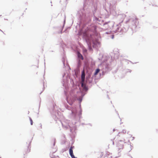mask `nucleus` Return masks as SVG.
<instances>
[{
	"instance_id": "4468645a",
	"label": "nucleus",
	"mask_w": 158,
	"mask_h": 158,
	"mask_svg": "<svg viewBox=\"0 0 158 158\" xmlns=\"http://www.w3.org/2000/svg\"><path fill=\"white\" fill-rule=\"evenodd\" d=\"M111 13L113 15H116V14L115 13H114L113 12V11H111Z\"/></svg>"
},
{
	"instance_id": "20e7f679",
	"label": "nucleus",
	"mask_w": 158,
	"mask_h": 158,
	"mask_svg": "<svg viewBox=\"0 0 158 158\" xmlns=\"http://www.w3.org/2000/svg\"><path fill=\"white\" fill-rule=\"evenodd\" d=\"M69 121L66 120L62 122L61 123L63 127L66 129L69 128L71 131L73 133L76 130V127L75 124L76 122H74V124H73V123H70Z\"/></svg>"
},
{
	"instance_id": "f03ea898",
	"label": "nucleus",
	"mask_w": 158,
	"mask_h": 158,
	"mask_svg": "<svg viewBox=\"0 0 158 158\" xmlns=\"http://www.w3.org/2000/svg\"><path fill=\"white\" fill-rule=\"evenodd\" d=\"M92 29V32L95 34L94 35H91L92 30H89V29L86 30L84 28L80 31L79 33V35H82L83 38L85 40L90 50H91L92 46L95 48L100 46V43L96 39V36H98V34L97 33L96 34V33L95 27H93Z\"/></svg>"
},
{
	"instance_id": "ddd939ff",
	"label": "nucleus",
	"mask_w": 158,
	"mask_h": 158,
	"mask_svg": "<svg viewBox=\"0 0 158 158\" xmlns=\"http://www.w3.org/2000/svg\"><path fill=\"white\" fill-rule=\"evenodd\" d=\"M30 122H31V125H32V120L31 118H30Z\"/></svg>"
},
{
	"instance_id": "1a4fd4ad",
	"label": "nucleus",
	"mask_w": 158,
	"mask_h": 158,
	"mask_svg": "<svg viewBox=\"0 0 158 158\" xmlns=\"http://www.w3.org/2000/svg\"><path fill=\"white\" fill-rule=\"evenodd\" d=\"M124 143V142L121 140H120L118 142V148L119 149H121L123 148Z\"/></svg>"
},
{
	"instance_id": "9b49d317",
	"label": "nucleus",
	"mask_w": 158,
	"mask_h": 158,
	"mask_svg": "<svg viewBox=\"0 0 158 158\" xmlns=\"http://www.w3.org/2000/svg\"><path fill=\"white\" fill-rule=\"evenodd\" d=\"M100 71V69H97L96 71L94 73V75L95 76L97 74L99 73Z\"/></svg>"
},
{
	"instance_id": "0eeeda50",
	"label": "nucleus",
	"mask_w": 158,
	"mask_h": 158,
	"mask_svg": "<svg viewBox=\"0 0 158 158\" xmlns=\"http://www.w3.org/2000/svg\"><path fill=\"white\" fill-rule=\"evenodd\" d=\"M114 22H109L108 23H105L104 24V25L105 27L108 26L110 28V29H111V28L113 27L114 25Z\"/></svg>"
},
{
	"instance_id": "dca6fc26",
	"label": "nucleus",
	"mask_w": 158,
	"mask_h": 158,
	"mask_svg": "<svg viewBox=\"0 0 158 158\" xmlns=\"http://www.w3.org/2000/svg\"><path fill=\"white\" fill-rule=\"evenodd\" d=\"M111 38L112 39H113L114 38V35H111Z\"/></svg>"
},
{
	"instance_id": "2eb2a0df",
	"label": "nucleus",
	"mask_w": 158,
	"mask_h": 158,
	"mask_svg": "<svg viewBox=\"0 0 158 158\" xmlns=\"http://www.w3.org/2000/svg\"><path fill=\"white\" fill-rule=\"evenodd\" d=\"M123 133H126V131L125 130H123Z\"/></svg>"
},
{
	"instance_id": "7ed1b4c3",
	"label": "nucleus",
	"mask_w": 158,
	"mask_h": 158,
	"mask_svg": "<svg viewBox=\"0 0 158 158\" xmlns=\"http://www.w3.org/2000/svg\"><path fill=\"white\" fill-rule=\"evenodd\" d=\"M68 111L70 114L69 116L75 121H79L81 114V110L80 107L77 108L75 107H72L70 110H69L68 107Z\"/></svg>"
},
{
	"instance_id": "9d476101",
	"label": "nucleus",
	"mask_w": 158,
	"mask_h": 158,
	"mask_svg": "<svg viewBox=\"0 0 158 158\" xmlns=\"http://www.w3.org/2000/svg\"><path fill=\"white\" fill-rule=\"evenodd\" d=\"M77 55L79 59L81 60L83 59V57L82 55L80 53L78 52L77 53Z\"/></svg>"
},
{
	"instance_id": "39448f33",
	"label": "nucleus",
	"mask_w": 158,
	"mask_h": 158,
	"mask_svg": "<svg viewBox=\"0 0 158 158\" xmlns=\"http://www.w3.org/2000/svg\"><path fill=\"white\" fill-rule=\"evenodd\" d=\"M129 22L134 28L136 27L138 23V20L135 17L131 18L129 20Z\"/></svg>"
},
{
	"instance_id": "f3484780",
	"label": "nucleus",
	"mask_w": 158,
	"mask_h": 158,
	"mask_svg": "<svg viewBox=\"0 0 158 158\" xmlns=\"http://www.w3.org/2000/svg\"><path fill=\"white\" fill-rule=\"evenodd\" d=\"M64 84H63V86H64Z\"/></svg>"
},
{
	"instance_id": "f8f14e48",
	"label": "nucleus",
	"mask_w": 158,
	"mask_h": 158,
	"mask_svg": "<svg viewBox=\"0 0 158 158\" xmlns=\"http://www.w3.org/2000/svg\"><path fill=\"white\" fill-rule=\"evenodd\" d=\"M111 33V31H109L108 32H106L105 33V34H110Z\"/></svg>"
},
{
	"instance_id": "f257e3e1",
	"label": "nucleus",
	"mask_w": 158,
	"mask_h": 158,
	"mask_svg": "<svg viewBox=\"0 0 158 158\" xmlns=\"http://www.w3.org/2000/svg\"><path fill=\"white\" fill-rule=\"evenodd\" d=\"M85 79V74L83 70L81 75V88H80L78 86H76V87H73L67 97V101L69 104L72 105L76 99L78 100L80 102L82 101V97L85 94V92L87 90V88L84 83Z\"/></svg>"
},
{
	"instance_id": "a211bd4d",
	"label": "nucleus",
	"mask_w": 158,
	"mask_h": 158,
	"mask_svg": "<svg viewBox=\"0 0 158 158\" xmlns=\"http://www.w3.org/2000/svg\"><path fill=\"white\" fill-rule=\"evenodd\" d=\"M85 51L86 52V50H85Z\"/></svg>"
},
{
	"instance_id": "423d86ee",
	"label": "nucleus",
	"mask_w": 158,
	"mask_h": 158,
	"mask_svg": "<svg viewBox=\"0 0 158 158\" xmlns=\"http://www.w3.org/2000/svg\"><path fill=\"white\" fill-rule=\"evenodd\" d=\"M102 67L103 68V72H106L108 71L109 69V64L106 62H104L102 63L99 66V68H101Z\"/></svg>"
},
{
	"instance_id": "6e6552de",
	"label": "nucleus",
	"mask_w": 158,
	"mask_h": 158,
	"mask_svg": "<svg viewBox=\"0 0 158 158\" xmlns=\"http://www.w3.org/2000/svg\"><path fill=\"white\" fill-rule=\"evenodd\" d=\"M74 148V146H71L69 149V153L71 157L72 158H77L76 157H75L73 155V149Z\"/></svg>"
}]
</instances>
